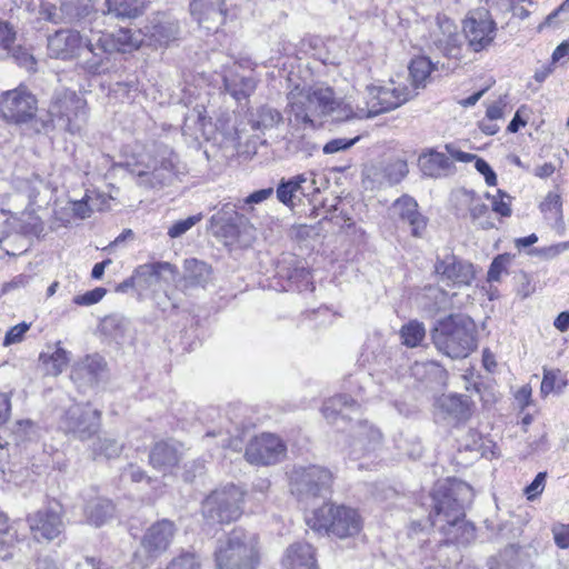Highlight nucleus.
Wrapping results in <instances>:
<instances>
[{
  "label": "nucleus",
  "mask_w": 569,
  "mask_h": 569,
  "mask_svg": "<svg viewBox=\"0 0 569 569\" xmlns=\"http://www.w3.org/2000/svg\"><path fill=\"white\" fill-rule=\"evenodd\" d=\"M412 96L413 90L406 84L397 87L367 86L362 92L351 93L343 100H336L335 120L372 118L400 107Z\"/></svg>",
  "instance_id": "obj_1"
},
{
  "label": "nucleus",
  "mask_w": 569,
  "mask_h": 569,
  "mask_svg": "<svg viewBox=\"0 0 569 569\" xmlns=\"http://www.w3.org/2000/svg\"><path fill=\"white\" fill-rule=\"evenodd\" d=\"M432 340L436 348L450 358H465L477 347L476 325L466 315H450L436 326Z\"/></svg>",
  "instance_id": "obj_2"
},
{
  "label": "nucleus",
  "mask_w": 569,
  "mask_h": 569,
  "mask_svg": "<svg viewBox=\"0 0 569 569\" xmlns=\"http://www.w3.org/2000/svg\"><path fill=\"white\" fill-rule=\"evenodd\" d=\"M217 569H257L260 562L258 538L241 528L233 529L214 552Z\"/></svg>",
  "instance_id": "obj_3"
},
{
  "label": "nucleus",
  "mask_w": 569,
  "mask_h": 569,
  "mask_svg": "<svg viewBox=\"0 0 569 569\" xmlns=\"http://www.w3.org/2000/svg\"><path fill=\"white\" fill-rule=\"evenodd\" d=\"M307 525L317 532L339 539L352 538L362 529V518L350 507L325 503L306 518Z\"/></svg>",
  "instance_id": "obj_4"
},
{
  "label": "nucleus",
  "mask_w": 569,
  "mask_h": 569,
  "mask_svg": "<svg viewBox=\"0 0 569 569\" xmlns=\"http://www.w3.org/2000/svg\"><path fill=\"white\" fill-rule=\"evenodd\" d=\"M460 491H469V487L458 480L439 481L433 492L432 525L447 532L451 527L463 526L470 533L473 527L463 521V506L457 495Z\"/></svg>",
  "instance_id": "obj_5"
},
{
  "label": "nucleus",
  "mask_w": 569,
  "mask_h": 569,
  "mask_svg": "<svg viewBox=\"0 0 569 569\" xmlns=\"http://www.w3.org/2000/svg\"><path fill=\"white\" fill-rule=\"evenodd\" d=\"M288 106L297 122L313 126L321 116H336V99L329 87L299 89L296 87L288 94Z\"/></svg>",
  "instance_id": "obj_6"
},
{
  "label": "nucleus",
  "mask_w": 569,
  "mask_h": 569,
  "mask_svg": "<svg viewBox=\"0 0 569 569\" xmlns=\"http://www.w3.org/2000/svg\"><path fill=\"white\" fill-rule=\"evenodd\" d=\"M243 492L230 485L211 492L202 503V513L211 522L229 523L242 512Z\"/></svg>",
  "instance_id": "obj_7"
},
{
  "label": "nucleus",
  "mask_w": 569,
  "mask_h": 569,
  "mask_svg": "<svg viewBox=\"0 0 569 569\" xmlns=\"http://www.w3.org/2000/svg\"><path fill=\"white\" fill-rule=\"evenodd\" d=\"M51 122L70 133H78L86 123V102L72 91L58 96L49 107Z\"/></svg>",
  "instance_id": "obj_8"
},
{
  "label": "nucleus",
  "mask_w": 569,
  "mask_h": 569,
  "mask_svg": "<svg viewBox=\"0 0 569 569\" xmlns=\"http://www.w3.org/2000/svg\"><path fill=\"white\" fill-rule=\"evenodd\" d=\"M132 173L137 176V182L144 188H160L173 180L174 163L167 151L154 157L143 156L139 160Z\"/></svg>",
  "instance_id": "obj_9"
},
{
  "label": "nucleus",
  "mask_w": 569,
  "mask_h": 569,
  "mask_svg": "<svg viewBox=\"0 0 569 569\" xmlns=\"http://www.w3.org/2000/svg\"><path fill=\"white\" fill-rule=\"evenodd\" d=\"M331 482V472L319 466L296 467L290 473V491L299 499L321 495Z\"/></svg>",
  "instance_id": "obj_10"
},
{
  "label": "nucleus",
  "mask_w": 569,
  "mask_h": 569,
  "mask_svg": "<svg viewBox=\"0 0 569 569\" xmlns=\"http://www.w3.org/2000/svg\"><path fill=\"white\" fill-rule=\"evenodd\" d=\"M101 413L89 405H72L66 411L61 427L80 440L91 438L100 428Z\"/></svg>",
  "instance_id": "obj_11"
},
{
  "label": "nucleus",
  "mask_w": 569,
  "mask_h": 569,
  "mask_svg": "<svg viewBox=\"0 0 569 569\" xmlns=\"http://www.w3.org/2000/svg\"><path fill=\"white\" fill-rule=\"evenodd\" d=\"M469 48L475 52L487 49L493 42L497 26L489 11L479 9L469 13L463 22Z\"/></svg>",
  "instance_id": "obj_12"
},
{
  "label": "nucleus",
  "mask_w": 569,
  "mask_h": 569,
  "mask_svg": "<svg viewBox=\"0 0 569 569\" xmlns=\"http://www.w3.org/2000/svg\"><path fill=\"white\" fill-rule=\"evenodd\" d=\"M62 518V507L56 502L29 515L27 520L36 540L52 541L64 530Z\"/></svg>",
  "instance_id": "obj_13"
},
{
  "label": "nucleus",
  "mask_w": 569,
  "mask_h": 569,
  "mask_svg": "<svg viewBox=\"0 0 569 569\" xmlns=\"http://www.w3.org/2000/svg\"><path fill=\"white\" fill-rule=\"evenodd\" d=\"M177 528L168 519H162L151 525L144 532L141 547L146 552V560L140 562L148 566L168 550L176 536Z\"/></svg>",
  "instance_id": "obj_14"
},
{
  "label": "nucleus",
  "mask_w": 569,
  "mask_h": 569,
  "mask_svg": "<svg viewBox=\"0 0 569 569\" xmlns=\"http://www.w3.org/2000/svg\"><path fill=\"white\" fill-rule=\"evenodd\" d=\"M93 9V0H59L42 2L40 16L52 23H69L88 17Z\"/></svg>",
  "instance_id": "obj_15"
},
{
  "label": "nucleus",
  "mask_w": 569,
  "mask_h": 569,
  "mask_svg": "<svg viewBox=\"0 0 569 569\" xmlns=\"http://www.w3.org/2000/svg\"><path fill=\"white\" fill-rule=\"evenodd\" d=\"M36 110V98L24 89L7 91L1 97L0 114L8 121L27 122L34 116Z\"/></svg>",
  "instance_id": "obj_16"
},
{
  "label": "nucleus",
  "mask_w": 569,
  "mask_h": 569,
  "mask_svg": "<svg viewBox=\"0 0 569 569\" xmlns=\"http://www.w3.org/2000/svg\"><path fill=\"white\" fill-rule=\"evenodd\" d=\"M98 56L91 40H83L78 31L61 29L48 38L49 54L57 59H71L78 56L82 48Z\"/></svg>",
  "instance_id": "obj_17"
},
{
  "label": "nucleus",
  "mask_w": 569,
  "mask_h": 569,
  "mask_svg": "<svg viewBox=\"0 0 569 569\" xmlns=\"http://www.w3.org/2000/svg\"><path fill=\"white\" fill-rule=\"evenodd\" d=\"M286 455V446L274 435L262 433L253 438L247 449L246 459L252 465H272Z\"/></svg>",
  "instance_id": "obj_18"
},
{
  "label": "nucleus",
  "mask_w": 569,
  "mask_h": 569,
  "mask_svg": "<svg viewBox=\"0 0 569 569\" xmlns=\"http://www.w3.org/2000/svg\"><path fill=\"white\" fill-rule=\"evenodd\" d=\"M435 272L439 280L447 286L468 287L475 278V268L470 262L460 260L453 254L438 258L435 263Z\"/></svg>",
  "instance_id": "obj_19"
},
{
  "label": "nucleus",
  "mask_w": 569,
  "mask_h": 569,
  "mask_svg": "<svg viewBox=\"0 0 569 569\" xmlns=\"http://www.w3.org/2000/svg\"><path fill=\"white\" fill-rule=\"evenodd\" d=\"M408 172L407 161L393 158L368 168L366 179L371 183V188H386L399 183Z\"/></svg>",
  "instance_id": "obj_20"
},
{
  "label": "nucleus",
  "mask_w": 569,
  "mask_h": 569,
  "mask_svg": "<svg viewBox=\"0 0 569 569\" xmlns=\"http://www.w3.org/2000/svg\"><path fill=\"white\" fill-rule=\"evenodd\" d=\"M248 223L243 214L237 212L236 207L226 203L221 209L210 218V226L214 236L223 238L226 241H233L240 233V227Z\"/></svg>",
  "instance_id": "obj_21"
},
{
  "label": "nucleus",
  "mask_w": 569,
  "mask_h": 569,
  "mask_svg": "<svg viewBox=\"0 0 569 569\" xmlns=\"http://www.w3.org/2000/svg\"><path fill=\"white\" fill-rule=\"evenodd\" d=\"M190 12L201 28L216 31L226 20L224 0H192Z\"/></svg>",
  "instance_id": "obj_22"
},
{
  "label": "nucleus",
  "mask_w": 569,
  "mask_h": 569,
  "mask_svg": "<svg viewBox=\"0 0 569 569\" xmlns=\"http://www.w3.org/2000/svg\"><path fill=\"white\" fill-rule=\"evenodd\" d=\"M382 435L373 426L367 422H359L352 427L348 443L349 455L359 459L367 453L376 451L381 443Z\"/></svg>",
  "instance_id": "obj_23"
},
{
  "label": "nucleus",
  "mask_w": 569,
  "mask_h": 569,
  "mask_svg": "<svg viewBox=\"0 0 569 569\" xmlns=\"http://www.w3.org/2000/svg\"><path fill=\"white\" fill-rule=\"evenodd\" d=\"M144 32H132L130 29H120L117 33L102 34L94 44L96 50L99 49L104 53L114 51L127 52L138 49L146 41Z\"/></svg>",
  "instance_id": "obj_24"
},
{
  "label": "nucleus",
  "mask_w": 569,
  "mask_h": 569,
  "mask_svg": "<svg viewBox=\"0 0 569 569\" xmlns=\"http://www.w3.org/2000/svg\"><path fill=\"white\" fill-rule=\"evenodd\" d=\"M281 569H320L316 548L308 542L289 545L280 561Z\"/></svg>",
  "instance_id": "obj_25"
},
{
  "label": "nucleus",
  "mask_w": 569,
  "mask_h": 569,
  "mask_svg": "<svg viewBox=\"0 0 569 569\" xmlns=\"http://www.w3.org/2000/svg\"><path fill=\"white\" fill-rule=\"evenodd\" d=\"M106 361L99 355H89L77 361L71 369V379L79 387L96 385L106 370Z\"/></svg>",
  "instance_id": "obj_26"
},
{
  "label": "nucleus",
  "mask_w": 569,
  "mask_h": 569,
  "mask_svg": "<svg viewBox=\"0 0 569 569\" xmlns=\"http://www.w3.org/2000/svg\"><path fill=\"white\" fill-rule=\"evenodd\" d=\"M393 212L399 220L410 227L413 237H422L427 229V218L418 210V203L409 196H403L395 201Z\"/></svg>",
  "instance_id": "obj_27"
},
{
  "label": "nucleus",
  "mask_w": 569,
  "mask_h": 569,
  "mask_svg": "<svg viewBox=\"0 0 569 569\" xmlns=\"http://www.w3.org/2000/svg\"><path fill=\"white\" fill-rule=\"evenodd\" d=\"M436 415L443 419L451 418L457 421H465L472 413L469 397L460 395H442L435 401Z\"/></svg>",
  "instance_id": "obj_28"
},
{
  "label": "nucleus",
  "mask_w": 569,
  "mask_h": 569,
  "mask_svg": "<svg viewBox=\"0 0 569 569\" xmlns=\"http://www.w3.org/2000/svg\"><path fill=\"white\" fill-rule=\"evenodd\" d=\"M180 460V447L173 442H158L149 455L150 465L163 473H171Z\"/></svg>",
  "instance_id": "obj_29"
},
{
  "label": "nucleus",
  "mask_w": 569,
  "mask_h": 569,
  "mask_svg": "<svg viewBox=\"0 0 569 569\" xmlns=\"http://www.w3.org/2000/svg\"><path fill=\"white\" fill-rule=\"evenodd\" d=\"M144 36L150 42H154L160 46H168L171 41L178 38L180 28L177 20L161 16L154 19V21L144 28Z\"/></svg>",
  "instance_id": "obj_30"
},
{
  "label": "nucleus",
  "mask_w": 569,
  "mask_h": 569,
  "mask_svg": "<svg viewBox=\"0 0 569 569\" xmlns=\"http://www.w3.org/2000/svg\"><path fill=\"white\" fill-rule=\"evenodd\" d=\"M177 268L170 262H152L139 266L131 278L132 281L143 283L149 287L161 279L169 280L174 278Z\"/></svg>",
  "instance_id": "obj_31"
},
{
  "label": "nucleus",
  "mask_w": 569,
  "mask_h": 569,
  "mask_svg": "<svg viewBox=\"0 0 569 569\" xmlns=\"http://www.w3.org/2000/svg\"><path fill=\"white\" fill-rule=\"evenodd\" d=\"M212 132L210 118L207 117L203 107L194 108L189 112L182 126V133L192 140H209Z\"/></svg>",
  "instance_id": "obj_32"
},
{
  "label": "nucleus",
  "mask_w": 569,
  "mask_h": 569,
  "mask_svg": "<svg viewBox=\"0 0 569 569\" xmlns=\"http://www.w3.org/2000/svg\"><path fill=\"white\" fill-rule=\"evenodd\" d=\"M546 220L551 222V227L559 233L565 232V221L562 214V199L558 191H550L539 206Z\"/></svg>",
  "instance_id": "obj_33"
},
{
  "label": "nucleus",
  "mask_w": 569,
  "mask_h": 569,
  "mask_svg": "<svg viewBox=\"0 0 569 569\" xmlns=\"http://www.w3.org/2000/svg\"><path fill=\"white\" fill-rule=\"evenodd\" d=\"M358 409L359 406L353 399L345 395H338L323 403L322 413L328 422L336 423L339 416L347 418L350 412H356Z\"/></svg>",
  "instance_id": "obj_34"
},
{
  "label": "nucleus",
  "mask_w": 569,
  "mask_h": 569,
  "mask_svg": "<svg viewBox=\"0 0 569 569\" xmlns=\"http://www.w3.org/2000/svg\"><path fill=\"white\" fill-rule=\"evenodd\" d=\"M460 202L468 206L473 222L477 223L481 229L493 228V222L487 218L489 213L488 206L483 203L481 198L473 191H461Z\"/></svg>",
  "instance_id": "obj_35"
},
{
  "label": "nucleus",
  "mask_w": 569,
  "mask_h": 569,
  "mask_svg": "<svg viewBox=\"0 0 569 569\" xmlns=\"http://www.w3.org/2000/svg\"><path fill=\"white\" fill-rule=\"evenodd\" d=\"M417 300L420 308L435 315L448 307L449 295L438 286H427L419 293Z\"/></svg>",
  "instance_id": "obj_36"
},
{
  "label": "nucleus",
  "mask_w": 569,
  "mask_h": 569,
  "mask_svg": "<svg viewBox=\"0 0 569 569\" xmlns=\"http://www.w3.org/2000/svg\"><path fill=\"white\" fill-rule=\"evenodd\" d=\"M70 352L57 342L56 349L52 352H44L40 355V361L43 366L46 375L57 377L68 367L70 362Z\"/></svg>",
  "instance_id": "obj_37"
},
{
  "label": "nucleus",
  "mask_w": 569,
  "mask_h": 569,
  "mask_svg": "<svg viewBox=\"0 0 569 569\" xmlns=\"http://www.w3.org/2000/svg\"><path fill=\"white\" fill-rule=\"evenodd\" d=\"M114 507L110 500L96 498L86 508L87 521L90 525L100 527L113 516Z\"/></svg>",
  "instance_id": "obj_38"
},
{
  "label": "nucleus",
  "mask_w": 569,
  "mask_h": 569,
  "mask_svg": "<svg viewBox=\"0 0 569 569\" xmlns=\"http://www.w3.org/2000/svg\"><path fill=\"white\" fill-rule=\"evenodd\" d=\"M438 27L442 32V37H438L435 40V43L438 48H440L446 54H452L453 50L458 43V32L457 26L455 22L447 17H438Z\"/></svg>",
  "instance_id": "obj_39"
},
{
  "label": "nucleus",
  "mask_w": 569,
  "mask_h": 569,
  "mask_svg": "<svg viewBox=\"0 0 569 569\" xmlns=\"http://www.w3.org/2000/svg\"><path fill=\"white\" fill-rule=\"evenodd\" d=\"M184 278L192 286H204L211 276V267L194 258L186 259L184 264Z\"/></svg>",
  "instance_id": "obj_40"
},
{
  "label": "nucleus",
  "mask_w": 569,
  "mask_h": 569,
  "mask_svg": "<svg viewBox=\"0 0 569 569\" xmlns=\"http://www.w3.org/2000/svg\"><path fill=\"white\" fill-rule=\"evenodd\" d=\"M107 7L117 18H136L142 13L144 0H107Z\"/></svg>",
  "instance_id": "obj_41"
},
{
  "label": "nucleus",
  "mask_w": 569,
  "mask_h": 569,
  "mask_svg": "<svg viewBox=\"0 0 569 569\" xmlns=\"http://www.w3.org/2000/svg\"><path fill=\"white\" fill-rule=\"evenodd\" d=\"M567 386V380L559 369L543 368V377L540 386V395L546 398L550 393H561Z\"/></svg>",
  "instance_id": "obj_42"
},
{
  "label": "nucleus",
  "mask_w": 569,
  "mask_h": 569,
  "mask_svg": "<svg viewBox=\"0 0 569 569\" xmlns=\"http://www.w3.org/2000/svg\"><path fill=\"white\" fill-rule=\"evenodd\" d=\"M433 64L427 57H417L412 59L409 66L410 77L416 88L425 87L426 80L429 78Z\"/></svg>",
  "instance_id": "obj_43"
},
{
  "label": "nucleus",
  "mask_w": 569,
  "mask_h": 569,
  "mask_svg": "<svg viewBox=\"0 0 569 569\" xmlns=\"http://www.w3.org/2000/svg\"><path fill=\"white\" fill-rule=\"evenodd\" d=\"M402 343L408 348L418 347L426 337V328L422 322L411 320L400 330Z\"/></svg>",
  "instance_id": "obj_44"
},
{
  "label": "nucleus",
  "mask_w": 569,
  "mask_h": 569,
  "mask_svg": "<svg viewBox=\"0 0 569 569\" xmlns=\"http://www.w3.org/2000/svg\"><path fill=\"white\" fill-rule=\"evenodd\" d=\"M419 161L423 174L436 177L447 166L448 158L440 152H430L422 156Z\"/></svg>",
  "instance_id": "obj_45"
},
{
  "label": "nucleus",
  "mask_w": 569,
  "mask_h": 569,
  "mask_svg": "<svg viewBox=\"0 0 569 569\" xmlns=\"http://www.w3.org/2000/svg\"><path fill=\"white\" fill-rule=\"evenodd\" d=\"M306 182L303 176H298L288 181H282L277 189V198L280 202L287 206H292V199L296 193L301 189V183Z\"/></svg>",
  "instance_id": "obj_46"
},
{
  "label": "nucleus",
  "mask_w": 569,
  "mask_h": 569,
  "mask_svg": "<svg viewBox=\"0 0 569 569\" xmlns=\"http://www.w3.org/2000/svg\"><path fill=\"white\" fill-rule=\"evenodd\" d=\"M203 216L201 213L190 216L186 219H181L178 221H174L169 228H168V236L171 239H177L182 237L184 233H187L191 228H193L197 223H199L202 220Z\"/></svg>",
  "instance_id": "obj_47"
},
{
  "label": "nucleus",
  "mask_w": 569,
  "mask_h": 569,
  "mask_svg": "<svg viewBox=\"0 0 569 569\" xmlns=\"http://www.w3.org/2000/svg\"><path fill=\"white\" fill-rule=\"evenodd\" d=\"M122 446L114 439L99 438L93 445V452L97 456H103L108 459L118 457Z\"/></svg>",
  "instance_id": "obj_48"
},
{
  "label": "nucleus",
  "mask_w": 569,
  "mask_h": 569,
  "mask_svg": "<svg viewBox=\"0 0 569 569\" xmlns=\"http://www.w3.org/2000/svg\"><path fill=\"white\" fill-rule=\"evenodd\" d=\"M164 569H201V560L193 552H182L174 557Z\"/></svg>",
  "instance_id": "obj_49"
},
{
  "label": "nucleus",
  "mask_w": 569,
  "mask_h": 569,
  "mask_svg": "<svg viewBox=\"0 0 569 569\" xmlns=\"http://www.w3.org/2000/svg\"><path fill=\"white\" fill-rule=\"evenodd\" d=\"M18 522L8 523L6 519V525L0 527V545L7 548H12L16 542H19L21 539L18 533Z\"/></svg>",
  "instance_id": "obj_50"
},
{
  "label": "nucleus",
  "mask_w": 569,
  "mask_h": 569,
  "mask_svg": "<svg viewBox=\"0 0 569 569\" xmlns=\"http://www.w3.org/2000/svg\"><path fill=\"white\" fill-rule=\"evenodd\" d=\"M223 83L227 91H229L236 99H241L250 94L254 89V81L250 78L241 80V89H237L236 84L223 76Z\"/></svg>",
  "instance_id": "obj_51"
},
{
  "label": "nucleus",
  "mask_w": 569,
  "mask_h": 569,
  "mask_svg": "<svg viewBox=\"0 0 569 569\" xmlns=\"http://www.w3.org/2000/svg\"><path fill=\"white\" fill-rule=\"evenodd\" d=\"M281 119L282 117L277 110L266 107L259 113V119L254 122V127L258 129H270L277 126L281 121Z\"/></svg>",
  "instance_id": "obj_52"
},
{
  "label": "nucleus",
  "mask_w": 569,
  "mask_h": 569,
  "mask_svg": "<svg viewBox=\"0 0 569 569\" xmlns=\"http://www.w3.org/2000/svg\"><path fill=\"white\" fill-rule=\"evenodd\" d=\"M509 262V254H500L496 257L488 270V281H499L501 274L506 272Z\"/></svg>",
  "instance_id": "obj_53"
},
{
  "label": "nucleus",
  "mask_w": 569,
  "mask_h": 569,
  "mask_svg": "<svg viewBox=\"0 0 569 569\" xmlns=\"http://www.w3.org/2000/svg\"><path fill=\"white\" fill-rule=\"evenodd\" d=\"M491 206L492 210L502 217H509L511 214L510 197L502 193L500 190L497 196H492Z\"/></svg>",
  "instance_id": "obj_54"
},
{
  "label": "nucleus",
  "mask_w": 569,
  "mask_h": 569,
  "mask_svg": "<svg viewBox=\"0 0 569 569\" xmlns=\"http://www.w3.org/2000/svg\"><path fill=\"white\" fill-rule=\"evenodd\" d=\"M359 140V137H356L353 139H347V138H337L332 139L329 142H327L323 146V152L326 154H332L337 153L339 151H343L352 147L357 141Z\"/></svg>",
  "instance_id": "obj_55"
},
{
  "label": "nucleus",
  "mask_w": 569,
  "mask_h": 569,
  "mask_svg": "<svg viewBox=\"0 0 569 569\" xmlns=\"http://www.w3.org/2000/svg\"><path fill=\"white\" fill-rule=\"evenodd\" d=\"M546 472H539L533 481L525 488V495L528 500L532 501L542 493L546 485Z\"/></svg>",
  "instance_id": "obj_56"
},
{
  "label": "nucleus",
  "mask_w": 569,
  "mask_h": 569,
  "mask_svg": "<svg viewBox=\"0 0 569 569\" xmlns=\"http://www.w3.org/2000/svg\"><path fill=\"white\" fill-rule=\"evenodd\" d=\"M106 295V289L96 288L84 295L76 296L73 302L79 306H90L99 302Z\"/></svg>",
  "instance_id": "obj_57"
},
{
  "label": "nucleus",
  "mask_w": 569,
  "mask_h": 569,
  "mask_svg": "<svg viewBox=\"0 0 569 569\" xmlns=\"http://www.w3.org/2000/svg\"><path fill=\"white\" fill-rule=\"evenodd\" d=\"M92 198L90 196H86L83 199L79 201H74L72 203V212L76 217L80 219L89 218L93 212Z\"/></svg>",
  "instance_id": "obj_58"
},
{
  "label": "nucleus",
  "mask_w": 569,
  "mask_h": 569,
  "mask_svg": "<svg viewBox=\"0 0 569 569\" xmlns=\"http://www.w3.org/2000/svg\"><path fill=\"white\" fill-rule=\"evenodd\" d=\"M555 543L560 549L569 548V525H556L552 528Z\"/></svg>",
  "instance_id": "obj_59"
},
{
  "label": "nucleus",
  "mask_w": 569,
  "mask_h": 569,
  "mask_svg": "<svg viewBox=\"0 0 569 569\" xmlns=\"http://www.w3.org/2000/svg\"><path fill=\"white\" fill-rule=\"evenodd\" d=\"M29 325L22 322L12 327L6 335L3 345L10 346L21 341L23 335L28 331Z\"/></svg>",
  "instance_id": "obj_60"
},
{
  "label": "nucleus",
  "mask_w": 569,
  "mask_h": 569,
  "mask_svg": "<svg viewBox=\"0 0 569 569\" xmlns=\"http://www.w3.org/2000/svg\"><path fill=\"white\" fill-rule=\"evenodd\" d=\"M475 167L481 174H483L485 180L488 186L497 184V176L487 161H485L483 159L477 158Z\"/></svg>",
  "instance_id": "obj_61"
},
{
  "label": "nucleus",
  "mask_w": 569,
  "mask_h": 569,
  "mask_svg": "<svg viewBox=\"0 0 569 569\" xmlns=\"http://www.w3.org/2000/svg\"><path fill=\"white\" fill-rule=\"evenodd\" d=\"M16 39V31L8 22H0V48L8 49Z\"/></svg>",
  "instance_id": "obj_62"
},
{
  "label": "nucleus",
  "mask_w": 569,
  "mask_h": 569,
  "mask_svg": "<svg viewBox=\"0 0 569 569\" xmlns=\"http://www.w3.org/2000/svg\"><path fill=\"white\" fill-rule=\"evenodd\" d=\"M14 60L17 63L29 71H33L36 69V60L31 53L27 50L19 48L14 54Z\"/></svg>",
  "instance_id": "obj_63"
},
{
  "label": "nucleus",
  "mask_w": 569,
  "mask_h": 569,
  "mask_svg": "<svg viewBox=\"0 0 569 569\" xmlns=\"http://www.w3.org/2000/svg\"><path fill=\"white\" fill-rule=\"evenodd\" d=\"M272 193H273L272 188L257 190V191L252 192L251 194H249L244 199V203H247V204L261 203V202L266 201L267 199H269L272 196Z\"/></svg>",
  "instance_id": "obj_64"
}]
</instances>
